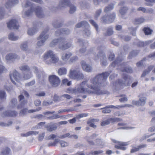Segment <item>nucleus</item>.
<instances>
[{"instance_id": "f257e3e1", "label": "nucleus", "mask_w": 155, "mask_h": 155, "mask_svg": "<svg viewBox=\"0 0 155 155\" xmlns=\"http://www.w3.org/2000/svg\"><path fill=\"white\" fill-rule=\"evenodd\" d=\"M110 72H106L96 75L90 80L91 84L87 83V81L82 82L75 87L76 94L78 93H85L97 95L108 94L109 92L105 90H101V87L107 84L106 80Z\"/></svg>"}, {"instance_id": "f03ea898", "label": "nucleus", "mask_w": 155, "mask_h": 155, "mask_svg": "<svg viewBox=\"0 0 155 155\" xmlns=\"http://www.w3.org/2000/svg\"><path fill=\"white\" fill-rule=\"evenodd\" d=\"M34 4L29 1H27L25 4H22V7L23 8L30 7V9L25 12H22V16L23 18L29 17L31 15L34 11H35L36 16L40 18H44L45 16V14L43 9L39 6L36 7L35 9L34 8Z\"/></svg>"}, {"instance_id": "7ed1b4c3", "label": "nucleus", "mask_w": 155, "mask_h": 155, "mask_svg": "<svg viewBox=\"0 0 155 155\" xmlns=\"http://www.w3.org/2000/svg\"><path fill=\"white\" fill-rule=\"evenodd\" d=\"M106 48L103 45H101L98 46L96 49L94 48H91L89 51L90 53L92 52L94 55L93 58L95 60L99 59V56H101L103 54H105L104 51Z\"/></svg>"}, {"instance_id": "20e7f679", "label": "nucleus", "mask_w": 155, "mask_h": 155, "mask_svg": "<svg viewBox=\"0 0 155 155\" xmlns=\"http://www.w3.org/2000/svg\"><path fill=\"white\" fill-rule=\"evenodd\" d=\"M123 59L120 57H118L115 61H114L111 64L110 66L114 68L116 66H119L121 65L123 67L121 68L120 69L122 72H126L128 73L132 72V70L131 67L127 68L123 67V66L125 65L124 63H121V62L123 61Z\"/></svg>"}, {"instance_id": "39448f33", "label": "nucleus", "mask_w": 155, "mask_h": 155, "mask_svg": "<svg viewBox=\"0 0 155 155\" xmlns=\"http://www.w3.org/2000/svg\"><path fill=\"white\" fill-rule=\"evenodd\" d=\"M49 30L48 27L46 28L38 38V40H40L37 42V45L38 46H41L43 45L44 43L48 38L49 35L48 31Z\"/></svg>"}, {"instance_id": "423d86ee", "label": "nucleus", "mask_w": 155, "mask_h": 155, "mask_svg": "<svg viewBox=\"0 0 155 155\" xmlns=\"http://www.w3.org/2000/svg\"><path fill=\"white\" fill-rule=\"evenodd\" d=\"M49 80L50 84L53 87H58L61 82V80L59 78L55 75L49 76Z\"/></svg>"}, {"instance_id": "0eeeda50", "label": "nucleus", "mask_w": 155, "mask_h": 155, "mask_svg": "<svg viewBox=\"0 0 155 155\" xmlns=\"http://www.w3.org/2000/svg\"><path fill=\"white\" fill-rule=\"evenodd\" d=\"M61 38L64 39V40L63 41H61L60 43L58 44V47L59 49L61 50L64 51L72 46L71 43L67 41L65 38L61 37Z\"/></svg>"}, {"instance_id": "6e6552de", "label": "nucleus", "mask_w": 155, "mask_h": 155, "mask_svg": "<svg viewBox=\"0 0 155 155\" xmlns=\"http://www.w3.org/2000/svg\"><path fill=\"white\" fill-rule=\"evenodd\" d=\"M130 78L125 73H123L122 76V79L118 80V84L122 86H127L129 84Z\"/></svg>"}, {"instance_id": "1a4fd4ad", "label": "nucleus", "mask_w": 155, "mask_h": 155, "mask_svg": "<svg viewBox=\"0 0 155 155\" xmlns=\"http://www.w3.org/2000/svg\"><path fill=\"white\" fill-rule=\"evenodd\" d=\"M7 26L8 28L10 29H18L19 26L18 21L15 19L10 20L7 23Z\"/></svg>"}, {"instance_id": "9d476101", "label": "nucleus", "mask_w": 155, "mask_h": 155, "mask_svg": "<svg viewBox=\"0 0 155 155\" xmlns=\"http://www.w3.org/2000/svg\"><path fill=\"white\" fill-rule=\"evenodd\" d=\"M70 33V31L68 29L66 28H61L57 29L55 32V35L58 36L61 35H67Z\"/></svg>"}, {"instance_id": "9b49d317", "label": "nucleus", "mask_w": 155, "mask_h": 155, "mask_svg": "<svg viewBox=\"0 0 155 155\" xmlns=\"http://www.w3.org/2000/svg\"><path fill=\"white\" fill-rule=\"evenodd\" d=\"M10 77L11 80L14 84H15L16 83L14 80L18 82L19 81L20 79L19 74L16 71H14L12 74H10Z\"/></svg>"}, {"instance_id": "f8f14e48", "label": "nucleus", "mask_w": 155, "mask_h": 155, "mask_svg": "<svg viewBox=\"0 0 155 155\" xmlns=\"http://www.w3.org/2000/svg\"><path fill=\"white\" fill-rule=\"evenodd\" d=\"M20 104L17 106V108L19 109L24 107V105L26 104L28 101L27 100L25 99L24 96L22 95H20L18 97Z\"/></svg>"}, {"instance_id": "ddd939ff", "label": "nucleus", "mask_w": 155, "mask_h": 155, "mask_svg": "<svg viewBox=\"0 0 155 155\" xmlns=\"http://www.w3.org/2000/svg\"><path fill=\"white\" fill-rule=\"evenodd\" d=\"M78 42L79 43L80 45L85 47L83 48H82L80 49L79 51V52L80 53L82 54L84 53L86 51V47L88 45L87 42L85 41H84L82 40L81 39H78Z\"/></svg>"}, {"instance_id": "4468645a", "label": "nucleus", "mask_w": 155, "mask_h": 155, "mask_svg": "<svg viewBox=\"0 0 155 155\" xmlns=\"http://www.w3.org/2000/svg\"><path fill=\"white\" fill-rule=\"evenodd\" d=\"M46 130L49 132H52L55 130L57 129V126L55 124L52 122L48 124L45 126Z\"/></svg>"}, {"instance_id": "2eb2a0df", "label": "nucleus", "mask_w": 155, "mask_h": 155, "mask_svg": "<svg viewBox=\"0 0 155 155\" xmlns=\"http://www.w3.org/2000/svg\"><path fill=\"white\" fill-rule=\"evenodd\" d=\"M80 68H76L74 69H71L69 70V76L71 78L75 79V78L77 72Z\"/></svg>"}, {"instance_id": "dca6fc26", "label": "nucleus", "mask_w": 155, "mask_h": 155, "mask_svg": "<svg viewBox=\"0 0 155 155\" xmlns=\"http://www.w3.org/2000/svg\"><path fill=\"white\" fill-rule=\"evenodd\" d=\"M54 54L53 52L52 51H49L45 53L43 56L44 60L46 63V61H49L50 59L51 58Z\"/></svg>"}, {"instance_id": "f3484780", "label": "nucleus", "mask_w": 155, "mask_h": 155, "mask_svg": "<svg viewBox=\"0 0 155 155\" xmlns=\"http://www.w3.org/2000/svg\"><path fill=\"white\" fill-rule=\"evenodd\" d=\"M82 67L84 71L90 72L92 71V68L89 65L87 64L85 61H82L81 62Z\"/></svg>"}, {"instance_id": "a211bd4d", "label": "nucleus", "mask_w": 155, "mask_h": 155, "mask_svg": "<svg viewBox=\"0 0 155 155\" xmlns=\"http://www.w3.org/2000/svg\"><path fill=\"white\" fill-rule=\"evenodd\" d=\"M18 114L17 112L15 111H7L3 113L2 115V117H15Z\"/></svg>"}, {"instance_id": "6ab92c4d", "label": "nucleus", "mask_w": 155, "mask_h": 155, "mask_svg": "<svg viewBox=\"0 0 155 155\" xmlns=\"http://www.w3.org/2000/svg\"><path fill=\"white\" fill-rule=\"evenodd\" d=\"M18 3V0H8L6 2L5 6L8 9L12 8L14 5L17 4Z\"/></svg>"}, {"instance_id": "aec40b11", "label": "nucleus", "mask_w": 155, "mask_h": 155, "mask_svg": "<svg viewBox=\"0 0 155 155\" xmlns=\"http://www.w3.org/2000/svg\"><path fill=\"white\" fill-rule=\"evenodd\" d=\"M59 61L58 57L54 54L52 58L49 59V61H46V64H51L52 63L55 64L58 63Z\"/></svg>"}, {"instance_id": "412c9836", "label": "nucleus", "mask_w": 155, "mask_h": 155, "mask_svg": "<svg viewBox=\"0 0 155 155\" xmlns=\"http://www.w3.org/2000/svg\"><path fill=\"white\" fill-rule=\"evenodd\" d=\"M71 5L70 0H61L59 3V7L61 8H66L69 6Z\"/></svg>"}, {"instance_id": "4be33fe9", "label": "nucleus", "mask_w": 155, "mask_h": 155, "mask_svg": "<svg viewBox=\"0 0 155 155\" xmlns=\"http://www.w3.org/2000/svg\"><path fill=\"white\" fill-rule=\"evenodd\" d=\"M63 21L61 19H58L54 21L52 23L53 27L55 28L61 27L63 25Z\"/></svg>"}, {"instance_id": "5701e85b", "label": "nucleus", "mask_w": 155, "mask_h": 155, "mask_svg": "<svg viewBox=\"0 0 155 155\" xmlns=\"http://www.w3.org/2000/svg\"><path fill=\"white\" fill-rule=\"evenodd\" d=\"M11 152V149L8 147L2 148L0 152V155H9Z\"/></svg>"}, {"instance_id": "b1692460", "label": "nucleus", "mask_w": 155, "mask_h": 155, "mask_svg": "<svg viewBox=\"0 0 155 155\" xmlns=\"http://www.w3.org/2000/svg\"><path fill=\"white\" fill-rule=\"evenodd\" d=\"M72 55L73 54L72 52H67L62 54L61 56V58L63 61H67Z\"/></svg>"}, {"instance_id": "393cba45", "label": "nucleus", "mask_w": 155, "mask_h": 155, "mask_svg": "<svg viewBox=\"0 0 155 155\" xmlns=\"http://www.w3.org/2000/svg\"><path fill=\"white\" fill-rule=\"evenodd\" d=\"M64 40V39L61 38V37L58 39H54L51 42L50 44V46L52 47H54L58 43L59 44L61 41H63Z\"/></svg>"}, {"instance_id": "a878e982", "label": "nucleus", "mask_w": 155, "mask_h": 155, "mask_svg": "<svg viewBox=\"0 0 155 155\" xmlns=\"http://www.w3.org/2000/svg\"><path fill=\"white\" fill-rule=\"evenodd\" d=\"M18 58V56L16 54L13 53L8 54L5 56L6 59L8 61L12 60L17 58Z\"/></svg>"}, {"instance_id": "bb28decb", "label": "nucleus", "mask_w": 155, "mask_h": 155, "mask_svg": "<svg viewBox=\"0 0 155 155\" xmlns=\"http://www.w3.org/2000/svg\"><path fill=\"white\" fill-rule=\"evenodd\" d=\"M100 60V63L103 66H105L107 64V58L105 54H103L102 55Z\"/></svg>"}, {"instance_id": "cd10ccee", "label": "nucleus", "mask_w": 155, "mask_h": 155, "mask_svg": "<svg viewBox=\"0 0 155 155\" xmlns=\"http://www.w3.org/2000/svg\"><path fill=\"white\" fill-rule=\"evenodd\" d=\"M101 21L102 23L110 24L111 23V20H109L108 14H106L101 18Z\"/></svg>"}, {"instance_id": "c85d7f7f", "label": "nucleus", "mask_w": 155, "mask_h": 155, "mask_svg": "<svg viewBox=\"0 0 155 155\" xmlns=\"http://www.w3.org/2000/svg\"><path fill=\"white\" fill-rule=\"evenodd\" d=\"M38 131H30L28 132L26 134H21V136L23 137H27L28 136L32 135H36L38 134Z\"/></svg>"}, {"instance_id": "c756f323", "label": "nucleus", "mask_w": 155, "mask_h": 155, "mask_svg": "<svg viewBox=\"0 0 155 155\" xmlns=\"http://www.w3.org/2000/svg\"><path fill=\"white\" fill-rule=\"evenodd\" d=\"M89 26L88 23L85 21H82L77 24L76 25V27L79 28L81 27H87Z\"/></svg>"}, {"instance_id": "7c9ffc66", "label": "nucleus", "mask_w": 155, "mask_h": 155, "mask_svg": "<svg viewBox=\"0 0 155 155\" xmlns=\"http://www.w3.org/2000/svg\"><path fill=\"white\" fill-rule=\"evenodd\" d=\"M153 66L152 65L149 66L148 68L143 71V74H142L141 77H143L145 76L148 74L150 71L153 69Z\"/></svg>"}, {"instance_id": "2f4dec72", "label": "nucleus", "mask_w": 155, "mask_h": 155, "mask_svg": "<svg viewBox=\"0 0 155 155\" xmlns=\"http://www.w3.org/2000/svg\"><path fill=\"white\" fill-rule=\"evenodd\" d=\"M67 71V69L64 67H62L58 69V73L60 75H64L66 74Z\"/></svg>"}, {"instance_id": "473e14b6", "label": "nucleus", "mask_w": 155, "mask_h": 155, "mask_svg": "<svg viewBox=\"0 0 155 155\" xmlns=\"http://www.w3.org/2000/svg\"><path fill=\"white\" fill-rule=\"evenodd\" d=\"M20 48L22 51H27L28 49L27 43L25 42L22 43L20 45Z\"/></svg>"}, {"instance_id": "72a5a7b5", "label": "nucleus", "mask_w": 155, "mask_h": 155, "mask_svg": "<svg viewBox=\"0 0 155 155\" xmlns=\"http://www.w3.org/2000/svg\"><path fill=\"white\" fill-rule=\"evenodd\" d=\"M37 31L36 28H29L28 31V33L30 35H32L35 33Z\"/></svg>"}, {"instance_id": "f704fd0d", "label": "nucleus", "mask_w": 155, "mask_h": 155, "mask_svg": "<svg viewBox=\"0 0 155 155\" xmlns=\"http://www.w3.org/2000/svg\"><path fill=\"white\" fill-rule=\"evenodd\" d=\"M84 77V75L81 72L80 68L78 71L77 72L75 78V79L81 80L83 79Z\"/></svg>"}, {"instance_id": "c9c22d12", "label": "nucleus", "mask_w": 155, "mask_h": 155, "mask_svg": "<svg viewBox=\"0 0 155 155\" xmlns=\"http://www.w3.org/2000/svg\"><path fill=\"white\" fill-rule=\"evenodd\" d=\"M89 25L87 27H85V29H84L83 31V33L84 36H89L91 34V32L89 29Z\"/></svg>"}, {"instance_id": "e433bc0d", "label": "nucleus", "mask_w": 155, "mask_h": 155, "mask_svg": "<svg viewBox=\"0 0 155 155\" xmlns=\"http://www.w3.org/2000/svg\"><path fill=\"white\" fill-rule=\"evenodd\" d=\"M113 28L111 26L108 27L106 33L105 34V35L106 36H109L112 35L113 33Z\"/></svg>"}, {"instance_id": "4c0bfd02", "label": "nucleus", "mask_w": 155, "mask_h": 155, "mask_svg": "<svg viewBox=\"0 0 155 155\" xmlns=\"http://www.w3.org/2000/svg\"><path fill=\"white\" fill-rule=\"evenodd\" d=\"M145 19L142 17L136 18L135 19L134 23L135 24H139L145 21Z\"/></svg>"}, {"instance_id": "58836bf2", "label": "nucleus", "mask_w": 155, "mask_h": 155, "mask_svg": "<svg viewBox=\"0 0 155 155\" xmlns=\"http://www.w3.org/2000/svg\"><path fill=\"white\" fill-rule=\"evenodd\" d=\"M8 38L10 40L14 41L17 40L18 38V36H15L14 34L13 33H11L9 34Z\"/></svg>"}, {"instance_id": "ea45409f", "label": "nucleus", "mask_w": 155, "mask_h": 155, "mask_svg": "<svg viewBox=\"0 0 155 155\" xmlns=\"http://www.w3.org/2000/svg\"><path fill=\"white\" fill-rule=\"evenodd\" d=\"M139 51L137 50H134L130 53L128 58L129 59L131 58L132 57H135L139 53Z\"/></svg>"}, {"instance_id": "a19ab883", "label": "nucleus", "mask_w": 155, "mask_h": 155, "mask_svg": "<svg viewBox=\"0 0 155 155\" xmlns=\"http://www.w3.org/2000/svg\"><path fill=\"white\" fill-rule=\"evenodd\" d=\"M146 98L145 97H141L138 101L140 106H143L146 103Z\"/></svg>"}, {"instance_id": "79ce46f5", "label": "nucleus", "mask_w": 155, "mask_h": 155, "mask_svg": "<svg viewBox=\"0 0 155 155\" xmlns=\"http://www.w3.org/2000/svg\"><path fill=\"white\" fill-rule=\"evenodd\" d=\"M32 77V74L31 72H28L25 73L24 74L23 78L24 80L29 79Z\"/></svg>"}, {"instance_id": "37998d69", "label": "nucleus", "mask_w": 155, "mask_h": 155, "mask_svg": "<svg viewBox=\"0 0 155 155\" xmlns=\"http://www.w3.org/2000/svg\"><path fill=\"white\" fill-rule=\"evenodd\" d=\"M114 5L113 4H111L107 6L105 8L104 12H107L112 10L114 7Z\"/></svg>"}, {"instance_id": "c03bdc74", "label": "nucleus", "mask_w": 155, "mask_h": 155, "mask_svg": "<svg viewBox=\"0 0 155 155\" xmlns=\"http://www.w3.org/2000/svg\"><path fill=\"white\" fill-rule=\"evenodd\" d=\"M145 35H150L151 34L152 30L148 27H145L143 29Z\"/></svg>"}, {"instance_id": "a18cd8bd", "label": "nucleus", "mask_w": 155, "mask_h": 155, "mask_svg": "<svg viewBox=\"0 0 155 155\" xmlns=\"http://www.w3.org/2000/svg\"><path fill=\"white\" fill-rule=\"evenodd\" d=\"M19 68L22 71H29L30 70L29 67L26 65H22Z\"/></svg>"}, {"instance_id": "49530a36", "label": "nucleus", "mask_w": 155, "mask_h": 155, "mask_svg": "<svg viewBox=\"0 0 155 155\" xmlns=\"http://www.w3.org/2000/svg\"><path fill=\"white\" fill-rule=\"evenodd\" d=\"M17 103V99L15 98H13L11 101L10 104V107L13 108H14Z\"/></svg>"}, {"instance_id": "de8ad7c7", "label": "nucleus", "mask_w": 155, "mask_h": 155, "mask_svg": "<svg viewBox=\"0 0 155 155\" xmlns=\"http://www.w3.org/2000/svg\"><path fill=\"white\" fill-rule=\"evenodd\" d=\"M32 69L34 70V72L36 74L37 76V77L38 78H41V75H40V74H39V71L36 67L35 66L33 67L32 68ZM40 73V74H42V73Z\"/></svg>"}, {"instance_id": "09e8293b", "label": "nucleus", "mask_w": 155, "mask_h": 155, "mask_svg": "<svg viewBox=\"0 0 155 155\" xmlns=\"http://www.w3.org/2000/svg\"><path fill=\"white\" fill-rule=\"evenodd\" d=\"M89 22L95 28L97 31H98V26L97 24L93 20H89Z\"/></svg>"}, {"instance_id": "8fccbe9b", "label": "nucleus", "mask_w": 155, "mask_h": 155, "mask_svg": "<svg viewBox=\"0 0 155 155\" xmlns=\"http://www.w3.org/2000/svg\"><path fill=\"white\" fill-rule=\"evenodd\" d=\"M110 123H113L116 122H119L122 120V119L118 118H110L109 119Z\"/></svg>"}, {"instance_id": "3c124183", "label": "nucleus", "mask_w": 155, "mask_h": 155, "mask_svg": "<svg viewBox=\"0 0 155 155\" xmlns=\"http://www.w3.org/2000/svg\"><path fill=\"white\" fill-rule=\"evenodd\" d=\"M78 57L77 56H75L71 57L69 59L68 61L69 64H71L76 61L78 59Z\"/></svg>"}, {"instance_id": "603ef678", "label": "nucleus", "mask_w": 155, "mask_h": 155, "mask_svg": "<svg viewBox=\"0 0 155 155\" xmlns=\"http://www.w3.org/2000/svg\"><path fill=\"white\" fill-rule=\"evenodd\" d=\"M69 6L70 7L69 12L70 14H73L76 11V7L74 5L71 4Z\"/></svg>"}, {"instance_id": "864d4df0", "label": "nucleus", "mask_w": 155, "mask_h": 155, "mask_svg": "<svg viewBox=\"0 0 155 155\" xmlns=\"http://www.w3.org/2000/svg\"><path fill=\"white\" fill-rule=\"evenodd\" d=\"M76 106L75 107L74 109H69L67 110V109H61L59 110L58 112L59 113H61L63 112H65L66 111H74V110H77V109L76 108Z\"/></svg>"}, {"instance_id": "5fc2aeb1", "label": "nucleus", "mask_w": 155, "mask_h": 155, "mask_svg": "<svg viewBox=\"0 0 155 155\" xmlns=\"http://www.w3.org/2000/svg\"><path fill=\"white\" fill-rule=\"evenodd\" d=\"M128 8L124 6L121 8L120 10V12L122 15L125 14L127 12Z\"/></svg>"}, {"instance_id": "6e6d98bb", "label": "nucleus", "mask_w": 155, "mask_h": 155, "mask_svg": "<svg viewBox=\"0 0 155 155\" xmlns=\"http://www.w3.org/2000/svg\"><path fill=\"white\" fill-rule=\"evenodd\" d=\"M108 18L109 20H111V23L114 21L116 18V15L115 13H112L108 14Z\"/></svg>"}, {"instance_id": "4d7b16f0", "label": "nucleus", "mask_w": 155, "mask_h": 155, "mask_svg": "<svg viewBox=\"0 0 155 155\" xmlns=\"http://www.w3.org/2000/svg\"><path fill=\"white\" fill-rule=\"evenodd\" d=\"M27 112L28 109L27 108H24L20 111L19 116L22 117L24 116L27 114Z\"/></svg>"}, {"instance_id": "13d9d810", "label": "nucleus", "mask_w": 155, "mask_h": 155, "mask_svg": "<svg viewBox=\"0 0 155 155\" xmlns=\"http://www.w3.org/2000/svg\"><path fill=\"white\" fill-rule=\"evenodd\" d=\"M108 0H93V2L95 5H98L100 2H103V3H106L108 2Z\"/></svg>"}, {"instance_id": "bf43d9fd", "label": "nucleus", "mask_w": 155, "mask_h": 155, "mask_svg": "<svg viewBox=\"0 0 155 155\" xmlns=\"http://www.w3.org/2000/svg\"><path fill=\"white\" fill-rule=\"evenodd\" d=\"M81 9H84L87 8L89 6V4L85 2H81L80 3Z\"/></svg>"}, {"instance_id": "052dcab7", "label": "nucleus", "mask_w": 155, "mask_h": 155, "mask_svg": "<svg viewBox=\"0 0 155 155\" xmlns=\"http://www.w3.org/2000/svg\"><path fill=\"white\" fill-rule=\"evenodd\" d=\"M4 8L3 7H0V19H2L4 18L5 13Z\"/></svg>"}, {"instance_id": "680f3d73", "label": "nucleus", "mask_w": 155, "mask_h": 155, "mask_svg": "<svg viewBox=\"0 0 155 155\" xmlns=\"http://www.w3.org/2000/svg\"><path fill=\"white\" fill-rule=\"evenodd\" d=\"M62 97V95L59 96L56 94H55L53 97V100L54 101H59Z\"/></svg>"}, {"instance_id": "e2e57ef3", "label": "nucleus", "mask_w": 155, "mask_h": 155, "mask_svg": "<svg viewBox=\"0 0 155 155\" xmlns=\"http://www.w3.org/2000/svg\"><path fill=\"white\" fill-rule=\"evenodd\" d=\"M154 134H151L150 135H147V134H145L140 138V140L141 142H142L144 140L146 139V138L150 137L153 135Z\"/></svg>"}, {"instance_id": "0e129e2a", "label": "nucleus", "mask_w": 155, "mask_h": 155, "mask_svg": "<svg viewBox=\"0 0 155 155\" xmlns=\"http://www.w3.org/2000/svg\"><path fill=\"white\" fill-rule=\"evenodd\" d=\"M120 97H122L119 99V101L120 102H125L127 101V98L125 95H121Z\"/></svg>"}, {"instance_id": "69168bd1", "label": "nucleus", "mask_w": 155, "mask_h": 155, "mask_svg": "<svg viewBox=\"0 0 155 155\" xmlns=\"http://www.w3.org/2000/svg\"><path fill=\"white\" fill-rule=\"evenodd\" d=\"M102 9H99L96 11L94 15V17L96 19H97V18L100 16V14L102 12Z\"/></svg>"}, {"instance_id": "338daca9", "label": "nucleus", "mask_w": 155, "mask_h": 155, "mask_svg": "<svg viewBox=\"0 0 155 155\" xmlns=\"http://www.w3.org/2000/svg\"><path fill=\"white\" fill-rule=\"evenodd\" d=\"M67 91L68 93L76 94L75 87L74 88H69L68 89Z\"/></svg>"}, {"instance_id": "774afa93", "label": "nucleus", "mask_w": 155, "mask_h": 155, "mask_svg": "<svg viewBox=\"0 0 155 155\" xmlns=\"http://www.w3.org/2000/svg\"><path fill=\"white\" fill-rule=\"evenodd\" d=\"M93 123H94L93 122L89 120H88L87 122V124L91 127L95 128H96L97 126Z\"/></svg>"}]
</instances>
